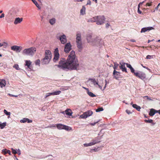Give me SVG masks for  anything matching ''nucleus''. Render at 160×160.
Masks as SVG:
<instances>
[{
  "instance_id": "obj_11",
  "label": "nucleus",
  "mask_w": 160,
  "mask_h": 160,
  "mask_svg": "<svg viewBox=\"0 0 160 160\" xmlns=\"http://www.w3.org/2000/svg\"><path fill=\"white\" fill-rule=\"evenodd\" d=\"M72 45L70 42L67 43L65 46L64 51L66 53L69 52L71 50Z\"/></svg>"
},
{
  "instance_id": "obj_8",
  "label": "nucleus",
  "mask_w": 160,
  "mask_h": 160,
  "mask_svg": "<svg viewBox=\"0 0 160 160\" xmlns=\"http://www.w3.org/2000/svg\"><path fill=\"white\" fill-rule=\"evenodd\" d=\"M135 76L142 80H143L146 77L145 74L144 72L141 71H138V72H136L135 74Z\"/></svg>"
},
{
  "instance_id": "obj_36",
  "label": "nucleus",
  "mask_w": 160,
  "mask_h": 160,
  "mask_svg": "<svg viewBox=\"0 0 160 160\" xmlns=\"http://www.w3.org/2000/svg\"><path fill=\"white\" fill-rule=\"evenodd\" d=\"M6 122H4L3 123H2L1 122H0V127L1 129L5 127L6 126Z\"/></svg>"
},
{
  "instance_id": "obj_18",
  "label": "nucleus",
  "mask_w": 160,
  "mask_h": 160,
  "mask_svg": "<svg viewBox=\"0 0 160 160\" xmlns=\"http://www.w3.org/2000/svg\"><path fill=\"white\" fill-rule=\"evenodd\" d=\"M158 110L153 108H151L150 109V111L149 112V115L150 116H152L154 115L155 113H158Z\"/></svg>"
},
{
  "instance_id": "obj_9",
  "label": "nucleus",
  "mask_w": 160,
  "mask_h": 160,
  "mask_svg": "<svg viewBox=\"0 0 160 160\" xmlns=\"http://www.w3.org/2000/svg\"><path fill=\"white\" fill-rule=\"evenodd\" d=\"M103 135L101 136H98L95 138L94 139H92L91 141L93 145H94L96 144L99 143L101 142V139L102 138Z\"/></svg>"
},
{
  "instance_id": "obj_6",
  "label": "nucleus",
  "mask_w": 160,
  "mask_h": 160,
  "mask_svg": "<svg viewBox=\"0 0 160 160\" xmlns=\"http://www.w3.org/2000/svg\"><path fill=\"white\" fill-rule=\"evenodd\" d=\"M92 114L93 112L92 111L88 110L81 115L80 118H86L87 117L92 115Z\"/></svg>"
},
{
  "instance_id": "obj_3",
  "label": "nucleus",
  "mask_w": 160,
  "mask_h": 160,
  "mask_svg": "<svg viewBox=\"0 0 160 160\" xmlns=\"http://www.w3.org/2000/svg\"><path fill=\"white\" fill-rule=\"evenodd\" d=\"M36 48L34 47H31L29 48L25 49L22 52L23 55L29 56H32L36 52Z\"/></svg>"
},
{
  "instance_id": "obj_21",
  "label": "nucleus",
  "mask_w": 160,
  "mask_h": 160,
  "mask_svg": "<svg viewBox=\"0 0 160 160\" xmlns=\"http://www.w3.org/2000/svg\"><path fill=\"white\" fill-rule=\"evenodd\" d=\"M88 80L91 81L94 86L98 85V80L97 79V80H96L94 78H89L88 79Z\"/></svg>"
},
{
  "instance_id": "obj_44",
  "label": "nucleus",
  "mask_w": 160,
  "mask_h": 160,
  "mask_svg": "<svg viewBox=\"0 0 160 160\" xmlns=\"http://www.w3.org/2000/svg\"><path fill=\"white\" fill-rule=\"evenodd\" d=\"M13 68H15L16 70H19L20 68L19 67L18 65L17 64H15L13 65Z\"/></svg>"
},
{
  "instance_id": "obj_47",
  "label": "nucleus",
  "mask_w": 160,
  "mask_h": 160,
  "mask_svg": "<svg viewBox=\"0 0 160 160\" xmlns=\"http://www.w3.org/2000/svg\"><path fill=\"white\" fill-rule=\"evenodd\" d=\"M2 11L1 10L0 11V13H1L2 12ZM4 17V14L3 13H2V14L0 15V18H3Z\"/></svg>"
},
{
  "instance_id": "obj_32",
  "label": "nucleus",
  "mask_w": 160,
  "mask_h": 160,
  "mask_svg": "<svg viewBox=\"0 0 160 160\" xmlns=\"http://www.w3.org/2000/svg\"><path fill=\"white\" fill-rule=\"evenodd\" d=\"M154 29H155L153 27H151L143 28L141 29V30H152Z\"/></svg>"
},
{
  "instance_id": "obj_53",
  "label": "nucleus",
  "mask_w": 160,
  "mask_h": 160,
  "mask_svg": "<svg viewBox=\"0 0 160 160\" xmlns=\"http://www.w3.org/2000/svg\"><path fill=\"white\" fill-rule=\"evenodd\" d=\"M92 150L94 152H97L98 151L97 148L96 147H95L94 149H92Z\"/></svg>"
},
{
  "instance_id": "obj_19",
  "label": "nucleus",
  "mask_w": 160,
  "mask_h": 160,
  "mask_svg": "<svg viewBox=\"0 0 160 160\" xmlns=\"http://www.w3.org/2000/svg\"><path fill=\"white\" fill-rule=\"evenodd\" d=\"M47 56L48 58L51 59L52 58V53L49 50H46L45 51V57Z\"/></svg>"
},
{
  "instance_id": "obj_33",
  "label": "nucleus",
  "mask_w": 160,
  "mask_h": 160,
  "mask_svg": "<svg viewBox=\"0 0 160 160\" xmlns=\"http://www.w3.org/2000/svg\"><path fill=\"white\" fill-rule=\"evenodd\" d=\"M56 22V19L55 18H52L50 19L49 22L52 25L54 24Z\"/></svg>"
},
{
  "instance_id": "obj_39",
  "label": "nucleus",
  "mask_w": 160,
  "mask_h": 160,
  "mask_svg": "<svg viewBox=\"0 0 160 160\" xmlns=\"http://www.w3.org/2000/svg\"><path fill=\"white\" fill-rule=\"evenodd\" d=\"M61 92L60 91H55L53 92L54 95H59Z\"/></svg>"
},
{
  "instance_id": "obj_54",
  "label": "nucleus",
  "mask_w": 160,
  "mask_h": 160,
  "mask_svg": "<svg viewBox=\"0 0 160 160\" xmlns=\"http://www.w3.org/2000/svg\"><path fill=\"white\" fill-rule=\"evenodd\" d=\"M152 56L149 55H148L146 56V58L147 59H150L151 58V57H152Z\"/></svg>"
},
{
  "instance_id": "obj_25",
  "label": "nucleus",
  "mask_w": 160,
  "mask_h": 160,
  "mask_svg": "<svg viewBox=\"0 0 160 160\" xmlns=\"http://www.w3.org/2000/svg\"><path fill=\"white\" fill-rule=\"evenodd\" d=\"M6 85L5 81L4 79H0V87L3 88Z\"/></svg>"
},
{
  "instance_id": "obj_38",
  "label": "nucleus",
  "mask_w": 160,
  "mask_h": 160,
  "mask_svg": "<svg viewBox=\"0 0 160 160\" xmlns=\"http://www.w3.org/2000/svg\"><path fill=\"white\" fill-rule=\"evenodd\" d=\"M8 45V44L5 42H3L2 43H0V47L4 46V47H6Z\"/></svg>"
},
{
  "instance_id": "obj_24",
  "label": "nucleus",
  "mask_w": 160,
  "mask_h": 160,
  "mask_svg": "<svg viewBox=\"0 0 160 160\" xmlns=\"http://www.w3.org/2000/svg\"><path fill=\"white\" fill-rule=\"evenodd\" d=\"M31 62L29 60H26L25 61V66H27L28 68L31 69L32 67L31 66Z\"/></svg>"
},
{
  "instance_id": "obj_46",
  "label": "nucleus",
  "mask_w": 160,
  "mask_h": 160,
  "mask_svg": "<svg viewBox=\"0 0 160 160\" xmlns=\"http://www.w3.org/2000/svg\"><path fill=\"white\" fill-rule=\"evenodd\" d=\"M11 149L12 150V153L13 154H15L17 153V149H14L13 148H12Z\"/></svg>"
},
{
  "instance_id": "obj_15",
  "label": "nucleus",
  "mask_w": 160,
  "mask_h": 160,
  "mask_svg": "<svg viewBox=\"0 0 160 160\" xmlns=\"http://www.w3.org/2000/svg\"><path fill=\"white\" fill-rule=\"evenodd\" d=\"M93 37L92 34L91 33H87L86 36V39L88 43H91Z\"/></svg>"
},
{
  "instance_id": "obj_20",
  "label": "nucleus",
  "mask_w": 160,
  "mask_h": 160,
  "mask_svg": "<svg viewBox=\"0 0 160 160\" xmlns=\"http://www.w3.org/2000/svg\"><path fill=\"white\" fill-rule=\"evenodd\" d=\"M23 20L22 18H17L15 19L14 21V24H18L21 23Z\"/></svg>"
},
{
  "instance_id": "obj_40",
  "label": "nucleus",
  "mask_w": 160,
  "mask_h": 160,
  "mask_svg": "<svg viewBox=\"0 0 160 160\" xmlns=\"http://www.w3.org/2000/svg\"><path fill=\"white\" fill-rule=\"evenodd\" d=\"M92 145H93V143H92V142H91L88 143H85L84 144V146L86 147H88L89 146H91Z\"/></svg>"
},
{
  "instance_id": "obj_57",
  "label": "nucleus",
  "mask_w": 160,
  "mask_h": 160,
  "mask_svg": "<svg viewBox=\"0 0 160 160\" xmlns=\"http://www.w3.org/2000/svg\"><path fill=\"white\" fill-rule=\"evenodd\" d=\"M145 97L146 98H147V99L148 100H152V99H151L150 98H149L148 96H146Z\"/></svg>"
},
{
  "instance_id": "obj_2",
  "label": "nucleus",
  "mask_w": 160,
  "mask_h": 160,
  "mask_svg": "<svg viewBox=\"0 0 160 160\" xmlns=\"http://www.w3.org/2000/svg\"><path fill=\"white\" fill-rule=\"evenodd\" d=\"M103 42L101 38L99 36H93V39L91 42V44L92 45H100L102 44Z\"/></svg>"
},
{
  "instance_id": "obj_12",
  "label": "nucleus",
  "mask_w": 160,
  "mask_h": 160,
  "mask_svg": "<svg viewBox=\"0 0 160 160\" xmlns=\"http://www.w3.org/2000/svg\"><path fill=\"white\" fill-rule=\"evenodd\" d=\"M119 64L120 65L119 66V68L122 70V71L123 72H127V68L125 67V65H126V63L123 62H120Z\"/></svg>"
},
{
  "instance_id": "obj_22",
  "label": "nucleus",
  "mask_w": 160,
  "mask_h": 160,
  "mask_svg": "<svg viewBox=\"0 0 160 160\" xmlns=\"http://www.w3.org/2000/svg\"><path fill=\"white\" fill-rule=\"evenodd\" d=\"M76 42H81V35L80 33L78 32L76 35Z\"/></svg>"
},
{
  "instance_id": "obj_63",
  "label": "nucleus",
  "mask_w": 160,
  "mask_h": 160,
  "mask_svg": "<svg viewBox=\"0 0 160 160\" xmlns=\"http://www.w3.org/2000/svg\"><path fill=\"white\" fill-rule=\"evenodd\" d=\"M146 6H151V4L149 3H147L146 4Z\"/></svg>"
},
{
  "instance_id": "obj_62",
  "label": "nucleus",
  "mask_w": 160,
  "mask_h": 160,
  "mask_svg": "<svg viewBox=\"0 0 160 160\" xmlns=\"http://www.w3.org/2000/svg\"><path fill=\"white\" fill-rule=\"evenodd\" d=\"M8 95H9L10 96L13 97H17L18 96L17 95H14L12 94H8Z\"/></svg>"
},
{
  "instance_id": "obj_34",
  "label": "nucleus",
  "mask_w": 160,
  "mask_h": 160,
  "mask_svg": "<svg viewBox=\"0 0 160 160\" xmlns=\"http://www.w3.org/2000/svg\"><path fill=\"white\" fill-rule=\"evenodd\" d=\"M33 3L36 6L40 9H41V7L39 6L37 2L35 0H31Z\"/></svg>"
},
{
  "instance_id": "obj_35",
  "label": "nucleus",
  "mask_w": 160,
  "mask_h": 160,
  "mask_svg": "<svg viewBox=\"0 0 160 160\" xmlns=\"http://www.w3.org/2000/svg\"><path fill=\"white\" fill-rule=\"evenodd\" d=\"M119 65V64H118L116 62H114V65L113 66V68L114 69V70H118V67Z\"/></svg>"
},
{
  "instance_id": "obj_37",
  "label": "nucleus",
  "mask_w": 160,
  "mask_h": 160,
  "mask_svg": "<svg viewBox=\"0 0 160 160\" xmlns=\"http://www.w3.org/2000/svg\"><path fill=\"white\" fill-rule=\"evenodd\" d=\"M103 110V109L102 107H99L97 109H96V112H99L100 111H102Z\"/></svg>"
},
{
  "instance_id": "obj_16",
  "label": "nucleus",
  "mask_w": 160,
  "mask_h": 160,
  "mask_svg": "<svg viewBox=\"0 0 160 160\" xmlns=\"http://www.w3.org/2000/svg\"><path fill=\"white\" fill-rule=\"evenodd\" d=\"M76 42L77 46L78 49V51L79 52H81L83 48V46L82 41L77 42Z\"/></svg>"
},
{
  "instance_id": "obj_59",
  "label": "nucleus",
  "mask_w": 160,
  "mask_h": 160,
  "mask_svg": "<svg viewBox=\"0 0 160 160\" xmlns=\"http://www.w3.org/2000/svg\"><path fill=\"white\" fill-rule=\"evenodd\" d=\"M49 96H50V95H49V93H47L46 95L45 96V98H46L47 97H49Z\"/></svg>"
},
{
  "instance_id": "obj_28",
  "label": "nucleus",
  "mask_w": 160,
  "mask_h": 160,
  "mask_svg": "<svg viewBox=\"0 0 160 160\" xmlns=\"http://www.w3.org/2000/svg\"><path fill=\"white\" fill-rule=\"evenodd\" d=\"M2 152L4 154H6L7 153H8L9 155H11V152L10 150H7L6 149H3L2 151Z\"/></svg>"
},
{
  "instance_id": "obj_10",
  "label": "nucleus",
  "mask_w": 160,
  "mask_h": 160,
  "mask_svg": "<svg viewBox=\"0 0 160 160\" xmlns=\"http://www.w3.org/2000/svg\"><path fill=\"white\" fill-rule=\"evenodd\" d=\"M11 48L12 50L15 51L17 52H20L22 48V47L17 45L12 46Z\"/></svg>"
},
{
  "instance_id": "obj_43",
  "label": "nucleus",
  "mask_w": 160,
  "mask_h": 160,
  "mask_svg": "<svg viewBox=\"0 0 160 160\" xmlns=\"http://www.w3.org/2000/svg\"><path fill=\"white\" fill-rule=\"evenodd\" d=\"M27 118H24L23 119H21L20 120V122L21 123H25L27 122Z\"/></svg>"
},
{
  "instance_id": "obj_7",
  "label": "nucleus",
  "mask_w": 160,
  "mask_h": 160,
  "mask_svg": "<svg viewBox=\"0 0 160 160\" xmlns=\"http://www.w3.org/2000/svg\"><path fill=\"white\" fill-rule=\"evenodd\" d=\"M54 55L53 61V62H56L59 59L60 56L58 52V48H56L54 50Z\"/></svg>"
},
{
  "instance_id": "obj_23",
  "label": "nucleus",
  "mask_w": 160,
  "mask_h": 160,
  "mask_svg": "<svg viewBox=\"0 0 160 160\" xmlns=\"http://www.w3.org/2000/svg\"><path fill=\"white\" fill-rule=\"evenodd\" d=\"M66 114L68 116H72V112L70 109H67L65 110Z\"/></svg>"
},
{
  "instance_id": "obj_29",
  "label": "nucleus",
  "mask_w": 160,
  "mask_h": 160,
  "mask_svg": "<svg viewBox=\"0 0 160 160\" xmlns=\"http://www.w3.org/2000/svg\"><path fill=\"white\" fill-rule=\"evenodd\" d=\"M85 88V89H87L88 90V92H87V93L90 97H94L96 96L93 93H92V92H91L89 91L88 90V89H87L86 88Z\"/></svg>"
},
{
  "instance_id": "obj_61",
  "label": "nucleus",
  "mask_w": 160,
  "mask_h": 160,
  "mask_svg": "<svg viewBox=\"0 0 160 160\" xmlns=\"http://www.w3.org/2000/svg\"><path fill=\"white\" fill-rule=\"evenodd\" d=\"M97 148L98 151H99L101 150L102 149L100 147H98Z\"/></svg>"
},
{
  "instance_id": "obj_58",
  "label": "nucleus",
  "mask_w": 160,
  "mask_h": 160,
  "mask_svg": "<svg viewBox=\"0 0 160 160\" xmlns=\"http://www.w3.org/2000/svg\"><path fill=\"white\" fill-rule=\"evenodd\" d=\"M110 24L109 23H107L106 24V27L107 28H108V27H109L110 26Z\"/></svg>"
},
{
  "instance_id": "obj_41",
  "label": "nucleus",
  "mask_w": 160,
  "mask_h": 160,
  "mask_svg": "<svg viewBox=\"0 0 160 160\" xmlns=\"http://www.w3.org/2000/svg\"><path fill=\"white\" fill-rule=\"evenodd\" d=\"M35 63L36 65H40V61L39 59H38L37 60L35 61Z\"/></svg>"
},
{
  "instance_id": "obj_27",
  "label": "nucleus",
  "mask_w": 160,
  "mask_h": 160,
  "mask_svg": "<svg viewBox=\"0 0 160 160\" xmlns=\"http://www.w3.org/2000/svg\"><path fill=\"white\" fill-rule=\"evenodd\" d=\"M132 107L134 108H135L137 111H140L141 108L140 106H138L135 104H133L132 105Z\"/></svg>"
},
{
  "instance_id": "obj_52",
  "label": "nucleus",
  "mask_w": 160,
  "mask_h": 160,
  "mask_svg": "<svg viewBox=\"0 0 160 160\" xmlns=\"http://www.w3.org/2000/svg\"><path fill=\"white\" fill-rule=\"evenodd\" d=\"M99 121H98L96 122H95L94 123H90V124L92 126H94L95 125V124L96 123H97Z\"/></svg>"
},
{
  "instance_id": "obj_4",
  "label": "nucleus",
  "mask_w": 160,
  "mask_h": 160,
  "mask_svg": "<svg viewBox=\"0 0 160 160\" xmlns=\"http://www.w3.org/2000/svg\"><path fill=\"white\" fill-rule=\"evenodd\" d=\"M96 22L97 25H102L104 23L105 18L104 16H96Z\"/></svg>"
},
{
  "instance_id": "obj_50",
  "label": "nucleus",
  "mask_w": 160,
  "mask_h": 160,
  "mask_svg": "<svg viewBox=\"0 0 160 160\" xmlns=\"http://www.w3.org/2000/svg\"><path fill=\"white\" fill-rule=\"evenodd\" d=\"M139 8H140L139 5H138V12L139 14H141L142 12L140 10Z\"/></svg>"
},
{
  "instance_id": "obj_64",
  "label": "nucleus",
  "mask_w": 160,
  "mask_h": 160,
  "mask_svg": "<svg viewBox=\"0 0 160 160\" xmlns=\"http://www.w3.org/2000/svg\"><path fill=\"white\" fill-rule=\"evenodd\" d=\"M130 41L132 42H135L136 41L135 40L133 39H131V40H130Z\"/></svg>"
},
{
  "instance_id": "obj_14",
  "label": "nucleus",
  "mask_w": 160,
  "mask_h": 160,
  "mask_svg": "<svg viewBox=\"0 0 160 160\" xmlns=\"http://www.w3.org/2000/svg\"><path fill=\"white\" fill-rule=\"evenodd\" d=\"M59 39L61 43L62 44H64L67 42L66 37L65 34H63L59 36Z\"/></svg>"
},
{
  "instance_id": "obj_5",
  "label": "nucleus",
  "mask_w": 160,
  "mask_h": 160,
  "mask_svg": "<svg viewBox=\"0 0 160 160\" xmlns=\"http://www.w3.org/2000/svg\"><path fill=\"white\" fill-rule=\"evenodd\" d=\"M56 126L57 128L60 130L64 129L68 131L72 129L71 127L61 123L57 124H56Z\"/></svg>"
},
{
  "instance_id": "obj_48",
  "label": "nucleus",
  "mask_w": 160,
  "mask_h": 160,
  "mask_svg": "<svg viewBox=\"0 0 160 160\" xmlns=\"http://www.w3.org/2000/svg\"><path fill=\"white\" fill-rule=\"evenodd\" d=\"M127 67L129 68L130 69L132 67L131 65L129 64L126 63Z\"/></svg>"
},
{
  "instance_id": "obj_55",
  "label": "nucleus",
  "mask_w": 160,
  "mask_h": 160,
  "mask_svg": "<svg viewBox=\"0 0 160 160\" xmlns=\"http://www.w3.org/2000/svg\"><path fill=\"white\" fill-rule=\"evenodd\" d=\"M91 1L90 0H88L87 3V5H90L91 4Z\"/></svg>"
},
{
  "instance_id": "obj_30",
  "label": "nucleus",
  "mask_w": 160,
  "mask_h": 160,
  "mask_svg": "<svg viewBox=\"0 0 160 160\" xmlns=\"http://www.w3.org/2000/svg\"><path fill=\"white\" fill-rule=\"evenodd\" d=\"M144 121L146 123H151L152 124V125L153 126L156 123L153 122V121L152 119H148V120H147L145 119L144 120Z\"/></svg>"
},
{
  "instance_id": "obj_45",
  "label": "nucleus",
  "mask_w": 160,
  "mask_h": 160,
  "mask_svg": "<svg viewBox=\"0 0 160 160\" xmlns=\"http://www.w3.org/2000/svg\"><path fill=\"white\" fill-rule=\"evenodd\" d=\"M131 72H132V73H133L134 75L135 76V74L136 73V72H135V70L132 67L130 69Z\"/></svg>"
},
{
  "instance_id": "obj_31",
  "label": "nucleus",
  "mask_w": 160,
  "mask_h": 160,
  "mask_svg": "<svg viewBox=\"0 0 160 160\" xmlns=\"http://www.w3.org/2000/svg\"><path fill=\"white\" fill-rule=\"evenodd\" d=\"M86 8L84 6H83L82 8L80 10V13L81 14L83 15L85 14Z\"/></svg>"
},
{
  "instance_id": "obj_1",
  "label": "nucleus",
  "mask_w": 160,
  "mask_h": 160,
  "mask_svg": "<svg viewBox=\"0 0 160 160\" xmlns=\"http://www.w3.org/2000/svg\"><path fill=\"white\" fill-rule=\"evenodd\" d=\"M76 57L75 52L72 50L70 52L67 60L64 58H62L59 62V64L55 66L63 70L66 69L70 70H77L79 63Z\"/></svg>"
},
{
  "instance_id": "obj_13",
  "label": "nucleus",
  "mask_w": 160,
  "mask_h": 160,
  "mask_svg": "<svg viewBox=\"0 0 160 160\" xmlns=\"http://www.w3.org/2000/svg\"><path fill=\"white\" fill-rule=\"evenodd\" d=\"M51 59L47 56L45 57L41 60V63L42 65L48 64L49 62Z\"/></svg>"
},
{
  "instance_id": "obj_49",
  "label": "nucleus",
  "mask_w": 160,
  "mask_h": 160,
  "mask_svg": "<svg viewBox=\"0 0 160 160\" xmlns=\"http://www.w3.org/2000/svg\"><path fill=\"white\" fill-rule=\"evenodd\" d=\"M27 122L28 123H30L32 122V120L29 119L28 118H27Z\"/></svg>"
},
{
  "instance_id": "obj_17",
  "label": "nucleus",
  "mask_w": 160,
  "mask_h": 160,
  "mask_svg": "<svg viewBox=\"0 0 160 160\" xmlns=\"http://www.w3.org/2000/svg\"><path fill=\"white\" fill-rule=\"evenodd\" d=\"M113 75L114 76V78L117 80L121 76L120 72L116 71V70H114Z\"/></svg>"
},
{
  "instance_id": "obj_60",
  "label": "nucleus",
  "mask_w": 160,
  "mask_h": 160,
  "mask_svg": "<svg viewBox=\"0 0 160 160\" xmlns=\"http://www.w3.org/2000/svg\"><path fill=\"white\" fill-rule=\"evenodd\" d=\"M17 153L19 155L21 154L20 151L19 149H18V150L17 151Z\"/></svg>"
},
{
  "instance_id": "obj_42",
  "label": "nucleus",
  "mask_w": 160,
  "mask_h": 160,
  "mask_svg": "<svg viewBox=\"0 0 160 160\" xmlns=\"http://www.w3.org/2000/svg\"><path fill=\"white\" fill-rule=\"evenodd\" d=\"M4 113L7 115L9 116L10 115L11 112H8L6 110L4 109L3 111Z\"/></svg>"
},
{
  "instance_id": "obj_56",
  "label": "nucleus",
  "mask_w": 160,
  "mask_h": 160,
  "mask_svg": "<svg viewBox=\"0 0 160 160\" xmlns=\"http://www.w3.org/2000/svg\"><path fill=\"white\" fill-rule=\"evenodd\" d=\"M141 65L142 66V67L143 68H144L147 69H148L149 71H150V69L148 67H147L146 66H144L142 64Z\"/></svg>"
},
{
  "instance_id": "obj_51",
  "label": "nucleus",
  "mask_w": 160,
  "mask_h": 160,
  "mask_svg": "<svg viewBox=\"0 0 160 160\" xmlns=\"http://www.w3.org/2000/svg\"><path fill=\"white\" fill-rule=\"evenodd\" d=\"M126 112L128 114H131L132 113V112L130 110L128 109H127L126 110Z\"/></svg>"
},
{
  "instance_id": "obj_26",
  "label": "nucleus",
  "mask_w": 160,
  "mask_h": 160,
  "mask_svg": "<svg viewBox=\"0 0 160 160\" xmlns=\"http://www.w3.org/2000/svg\"><path fill=\"white\" fill-rule=\"evenodd\" d=\"M96 17H93L92 18H89L87 21L88 22H96Z\"/></svg>"
}]
</instances>
